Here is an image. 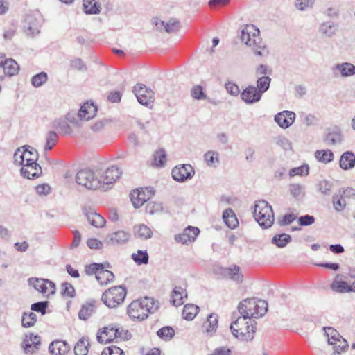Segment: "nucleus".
<instances>
[{
  "instance_id": "obj_1",
  "label": "nucleus",
  "mask_w": 355,
  "mask_h": 355,
  "mask_svg": "<svg viewBox=\"0 0 355 355\" xmlns=\"http://www.w3.org/2000/svg\"><path fill=\"white\" fill-rule=\"evenodd\" d=\"M241 40L255 55L265 56L268 54L267 46L260 37L259 29L254 25L248 24L242 29Z\"/></svg>"
},
{
  "instance_id": "obj_2",
  "label": "nucleus",
  "mask_w": 355,
  "mask_h": 355,
  "mask_svg": "<svg viewBox=\"0 0 355 355\" xmlns=\"http://www.w3.org/2000/svg\"><path fill=\"white\" fill-rule=\"evenodd\" d=\"M159 307V302L152 297H144L135 300L128 307V314L130 318L142 321L150 313H154Z\"/></svg>"
},
{
  "instance_id": "obj_3",
  "label": "nucleus",
  "mask_w": 355,
  "mask_h": 355,
  "mask_svg": "<svg viewBox=\"0 0 355 355\" xmlns=\"http://www.w3.org/2000/svg\"><path fill=\"white\" fill-rule=\"evenodd\" d=\"M232 321L230 325V329L236 338L241 340H250L254 337L255 327L254 320H252L245 315L237 316L234 314L232 317Z\"/></svg>"
},
{
  "instance_id": "obj_4",
  "label": "nucleus",
  "mask_w": 355,
  "mask_h": 355,
  "mask_svg": "<svg viewBox=\"0 0 355 355\" xmlns=\"http://www.w3.org/2000/svg\"><path fill=\"white\" fill-rule=\"evenodd\" d=\"M268 308L266 301L252 297L245 299L239 303L238 312L239 315L247 316L252 320L263 317L267 313Z\"/></svg>"
},
{
  "instance_id": "obj_5",
  "label": "nucleus",
  "mask_w": 355,
  "mask_h": 355,
  "mask_svg": "<svg viewBox=\"0 0 355 355\" xmlns=\"http://www.w3.org/2000/svg\"><path fill=\"white\" fill-rule=\"evenodd\" d=\"M253 215L256 221L263 228L270 227L274 223L275 217L272 208L264 200L255 202Z\"/></svg>"
},
{
  "instance_id": "obj_6",
  "label": "nucleus",
  "mask_w": 355,
  "mask_h": 355,
  "mask_svg": "<svg viewBox=\"0 0 355 355\" xmlns=\"http://www.w3.org/2000/svg\"><path fill=\"white\" fill-rule=\"evenodd\" d=\"M100 174L98 170L82 169L77 173L76 181L78 184L89 189H101Z\"/></svg>"
},
{
  "instance_id": "obj_7",
  "label": "nucleus",
  "mask_w": 355,
  "mask_h": 355,
  "mask_svg": "<svg viewBox=\"0 0 355 355\" xmlns=\"http://www.w3.org/2000/svg\"><path fill=\"white\" fill-rule=\"evenodd\" d=\"M42 21V16L39 12L26 15L23 24L24 33L30 36L37 35L40 33Z\"/></svg>"
},
{
  "instance_id": "obj_8",
  "label": "nucleus",
  "mask_w": 355,
  "mask_h": 355,
  "mask_svg": "<svg viewBox=\"0 0 355 355\" xmlns=\"http://www.w3.org/2000/svg\"><path fill=\"white\" fill-rule=\"evenodd\" d=\"M126 294V290H105L102 301L107 306L115 308L124 301Z\"/></svg>"
},
{
  "instance_id": "obj_9",
  "label": "nucleus",
  "mask_w": 355,
  "mask_h": 355,
  "mask_svg": "<svg viewBox=\"0 0 355 355\" xmlns=\"http://www.w3.org/2000/svg\"><path fill=\"white\" fill-rule=\"evenodd\" d=\"M133 92L138 102L146 107H151L154 101V92L145 85L137 83L133 88Z\"/></svg>"
},
{
  "instance_id": "obj_10",
  "label": "nucleus",
  "mask_w": 355,
  "mask_h": 355,
  "mask_svg": "<svg viewBox=\"0 0 355 355\" xmlns=\"http://www.w3.org/2000/svg\"><path fill=\"white\" fill-rule=\"evenodd\" d=\"M195 175V171L190 164H181L173 168L171 175L174 180L184 182L191 180Z\"/></svg>"
},
{
  "instance_id": "obj_11",
  "label": "nucleus",
  "mask_w": 355,
  "mask_h": 355,
  "mask_svg": "<svg viewBox=\"0 0 355 355\" xmlns=\"http://www.w3.org/2000/svg\"><path fill=\"white\" fill-rule=\"evenodd\" d=\"M98 172L101 173L99 175L101 189H104L105 185L110 184L116 182L121 174L119 168L116 166H112L105 171L98 170Z\"/></svg>"
},
{
  "instance_id": "obj_12",
  "label": "nucleus",
  "mask_w": 355,
  "mask_h": 355,
  "mask_svg": "<svg viewBox=\"0 0 355 355\" xmlns=\"http://www.w3.org/2000/svg\"><path fill=\"white\" fill-rule=\"evenodd\" d=\"M40 345V337L33 334H29L24 339L21 347L26 354L32 355L39 350Z\"/></svg>"
},
{
  "instance_id": "obj_13",
  "label": "nucleus",
  "mask_w": 355,
  "mask_h": 355,
  "mask_svg": "<svg viewBox=\"0 0 355 355\" xmlns=\"http://www.w3.org/2000/svg\"><path fill=\"white\" fill-rule=\"evenodd\" d=\"M153 24L157 31H164L168 33L178 32L181 26L180 22L176 19H171L168 22H165L158 18H154Z\"/></svg>"
},
{
  "instance_id": "obj_14",
  "label": "nucleus",
  "mask_w": 355,
  "mask_h": 355,
  "mask_svg": "<svg viewBox=\"0 0 355 355\" xmlns=\"http://www.w3.org/2000/svg\"><path fill=\"white\" fill-rule=\"evenodd\" d=\"M153 195L151 188H146L145 190L135 189L130 193V199L135 208L141 207L150 196Z\"/></svg>"
},
{
  "instance_id": "obj_15",
  "label": "nucleus",
  "mask_w": 355,
  "mask_h": 355,
  "mask_svg": "<svg viewBox=\"0 0 355 355\" xmlns=\"http://www.w3.org/2000/svg\"><path fill=\"white\" fill-rule=\"evenodd\" d=\"M130 234L124 230H118L109 234L105 238V243L110 245H123L128 242Z\"/></svg>"
},
{
  "instance_id": "obj_16",
  "label": "nucleus",
  "mask_w": 355,
  "mask_h": 355,
  "mask_svg": "<svg viewBox=\"0 0 355 355\" xmlns=\"http://www.w3.org/2000/svg\"><path fill=\"white\" fill-rule=\"evenodd\" d=\"M262 96L254 85H248L241 93V98L246 104L251 105L259 102Z\"/></svg>"
},
{
  "instance_id": "obj_17",
  "label": "nucleus",
  "mask_w": 355,
  "mask_h": 355,
  "mask_svg": "<svg viewBox=\"0 0 355 355\" xmlns=\"http://www.w3.org/2000/svg\"><path fill=\"white\" fill-rule=\"evenodd\" d=\"M200 233V230L198 227L189 226L184 230V231L175 236V240L182 244H187L188 243L193 242L195 241L196 236Z\"/></svg>"
},
{
  "instance_id": "obj_18",
  "label": "nucleus",
  "mask_w": 355,
  "mask_h": 355,
  "mask_svg": "<svg viewBox=\"0 0 355 355\" xmlns=\"http://www.w3.org/2000/svg\"><path fill=\"white\" fill-rule=\"evenodd\" d=\"M275 121L283 129L289 128L295 120V114L291 111L284 110L275 116Z\"/></svg>"
},
{
  "instance_id": "obj_19",
  "label": "nucleus",
  "mask_w": 355,
  "mask_h": 355,
  "mask_svg": "<svg viewBox=\"0 0 355 355\" xmlns=\"http://www.w3.org/2000/svg\"><path fill=\"white\" fill-rule=\"evenodd\" d=\"M116 324H110L104 327L97 334V340L101 343H107L116 339Z\"/></svg>"
},
{
  "instance_id": "obj_20",
  "label": "nucleus",
  "mask_w": 355,
  "mask_h": 355,
  "mask_svg": "<svg viewBox=\"0 0 355 355\" xmlns=\"http://www.w3.org/2000/svg\"><path fill=\"white\" fill-rule=\"evenodd\" d=\"M21 175L27 179H35L42 175V167L37 163L24 164L21 168Z\"/></svg>"
},
{
  "instance_id": "obj_21",
  "label": "nucleus",
  "mask_w": 355,
  "mask_h": 355,
  "mask_svg": "<svg viewBox=\"0 0 355 355\" xmlns=\"http://www.w3.org/2000/svg\"><path fill=\"white\" fill-rule=\"evenodd\" d=\"M96 112L97 107L92 102H87L81 105L78 117L80 120L89 121L95 116Z\"/></svg>"
},
{
  "instance_id": "obj_22",
  "label": "nucleus",
  "mask_w": 355,
  "mask_h": 355,
  "mask_svg": "<svg viewBox=\"0 0 355 355\" xmlns=\"http://www.w3.org/2000/svg\"><path fill=\"white\" fill-rule=\"evenodd\" d=\"M84 211L88 223L92 226L96 228H101L105 225V219L101 214L96 212L93 209H85Z\"/></svg>"
},
{
  "instance_id": "obj_23",
  "label": "nucleus",
  "mask_w": 355,
  "mask_h": 355,
  "mask_svg": "<svg viewBox=\"0 0 355 355\" xmlns=\"http://www.w3.org/2000/svg\"><path fill=\"white\" fill-rule=\"evenodd\" d=\"M69 349V345L62 340H55L49 347V352L54 355H65Z\"/></svg>"
},
{
  "instance_id": "obj_24",
  "label": "nucleus",
  "mask_w": 355,
  "mask_h": 355,
  "mask_svg": "<svg viewBox=\"0 0 355 355\" xmlns=\"http://www.w3.org/2000/svg\"><path fill=\"white\" fill-rule=\"evenodd\" d=\"M332 70L335 75H338L337 72H338L343 77L355 74V66L348 62L337 64L333 67Z\"/></svg>"
},
{
  "instance_id": "obj_25",
  "label": "nucleus",
  "mask_w": 355,
  "mask_h": 355,
  "mask_svg": "<svg viewBox=\"0 0 355 355\" xmlns=\"http://www.w3.org/2000/svg\"><path fill=\"white\" fill-rule=\"evenodd\" d=\"M339 166L343 170H349L355 166V155L351 151L342 154L339 160Z\"/></svg>"
},
{
  "instance_id": "obj_26",
  "label": "nucleus",
  "mask_w": 355,
  "mask_h": 355,
  "mask_svg": "<svg viewBox=\"0 0 355 355\" xmlns=\"http://www.w3.org/2000/svg\"><path fill=\"white\" fill-rule=\"evenodd\" d=\"M133 233L136 238L141 240H147L153 236L152 230L144 224L135 225L133 228Z\"/></svg>"
},
{
  "instance_id": "obj_27",
  "label": "nucleus",
  "mask_w": 355,
  "mask_h": 355,
  "mask_svg": "<svg viewBox=\"0 0 355 355\" xmlns=\"http://www.w3.org/2000/svg\"><path fill=\"white\" fill-rule=\"evenodd\" d=\"M343 140L341 131L338 128H335L327 132L324 138V141L329 146H334L340 144Z\"/></svg>"
},
{
  "instance_id": "obj_28",
  "label": "nucleus",
  "mask_w": 355,
  "mask_h": 355,
  "mask_svg": "<svg viewBox=\"0 0 355 355\" xmlns=\"http://www.w3.org/2000/svg\"><path fill=\"white\" fill-rule=\"evenodd\" d=\"M28 286L33 288H55V284L49 279L42 278H29Z\"/></svg>"
},
{
  "instance_id": "obj_29",
  "label": "nucleus",
  "mask_w": 355,
  "mask_h": 355,
  "mask_svg": "<svg viewBox=\"0 0 355 355\" xmlns=\"http://www.w3.org/2000/svg\"><path fill=\"white\" fill-rule=\"evenodd\" d=\"M96 279L98 281L100 286H107L113 282L114 275L110 270H105L103 267L102 269H100V272H98Z\"/></svg>"
},
{
  "instance_id": "obj_30",
  "label": "nucleus",
  "mask_w": 355,
  "mask_h": 355,
  "mask_svg": "<svg viewBox=\"0 0 355 355\" xmlns=\"http://www.w3.org/2000/svg\"><path fill=\"white\" fill-rule=\"evenodd\" d=\"M3 69L8 76H13L18 73L19 67L17 62L12 58L3 61Z\"/></svg>"
},
{
  "instance_id": "obj_31",
  "label": "nucleus",
  "mask_w": 355,
  "mask_h": 355,
  "mask_svg": "<svg viewBox=\"0 0 355 355\" xmlns=\"http://www.w3.org/2000/svg\"><path fill=\"white\" fill-rule=\"evenodd\" d=\"M336 24L331 21L322 22L318 28L319 33L326 37H333L336 34Z\"/></svg>"
},
{
  "instance_id": "obj_32",
  "label": "nucleus",
  "mask_w": 355,
  "mask_h": 355,
  "mask_svg": "<svg viewBox=\"0 0 355 355\" xmlns=\"http://www.w3.org/2000/svg\"><path fill=\"white\" fill-rule=\"evenodd\" d=\"M218 328V315L215 313H211L208 315L207 320L202 325L205 331L213 334Z\"/></svg>"
},
{
  "instance_id": "obj_33",
  "label": "nucleus",
  "mask_w": 355,
  "mask_h": 355,
  "mask_svg": "<svg viewBox=\"0 0 355 355\" xmlns=\"http://www.w3.org/2000/svg\"><path fill=\"white\" fill-rule=\"evenodd\" d=\"M187 290H173L171 295V303L175 306L182 305L187 298Z\"/></svg>"
},
{
  "instance_id": "obj_34",
  "label": "nucleus",
  "mask_w": 355,
  "mask_h": 355,
  "mask_svg": "<svg viewBox=\"0 0 355 355\" xmlns=\"http://www.w3.org/2000/svg\"><path fill=\"white\" fill-rule=\"evenodd\" d=\"M223 218L225 224L231 229L236 228L239 225V221L236 215L232 209L229 208L224 211Z\"/></svg>"
},
{
  "instance_id": "obj_35",
  "label": "nucleus",
  "mask_w": 355,
  "mask_h": 355,
  "mask_svg": "<svg viewBox=\"0 0 355 355\" xmlns=\"http://www.w3.org/2000/svg\"><path fill=\"white\" fill-rule=\"evenodd\" d=\"M204 159L209 167L216 168L220 163L219 153L216 151L209 150L204 155Z\"/></svg>"
},
{
  "instance_id": "obj_36",
  "label": "nucleus",
  "mask_w": 355,
  "mask_h": 355,
  "mask_svg": "<svg viewBox=\"0 0 355 355\" xmlns=\"http://www.w3.org/2000/svg\"><path fill=\"white\" fill-rule=\"evenodd\" d=\"M23 152L24 155V163L25 164H34L37 162L38 155L33 148L28 146H23Z\"/></svg>"
},
{
  "instance_id": "obj_37",
  "label": "nucleus",
  "mask_w": 355,
  "mask_h": 355,
  "mask_svg": "<svg viewBox=\"0 0 355 355\" xmlns=\"http://www.w3.org/2000/svg\"><path fill=\"white\" fill-rule=\"evenodd\" d=\"M58 135L54 131H49L45 135L44 151L51 150L58 143Z\"/></svg>"
},
{
  "instance_id": "obj_38",
  "label": "nucleus",
  "mask_w": 355,
  "mask_h": 355,
  "mask_svg": "<svg viewBox=\"0 0 355 355\" xmlns=\"http://www.w3.org/2000/svg\"><path fill=\"white\" fill-rule=\"evenodd\" d=\"M291 240V236L289 234L282 233L275 235L272 239V243L276 245L278 248H282L290 243Z\"/></svg>"
},
{
  "instance_id": "obj_39",
  "label": "nucleus",
  "mask_w": 355,
  "mask_h": 355,
  "mask_svg": "<svg viewBox=\"0 0 355 355\" xmlns=\"http://www.w3.org/2000/svg\"><path fill=\"white\" fill-rule=\"evenodd\" d=\"M83 7L87 14H97L101 11V5L95 0H83Z\"/></svg>"
},
{
  "instance_id": "obj_40",
  "label": "nucleus",
  "mask_w": 355,
  "mask_h": 355,
  "mask_svg": "<svg viewBox=\"0 0 355 355\" xmlns=\"http://www.w3.org/2000/svg\"><path fill=\"white\" fill-rule=\"evenodd\" d=\"M315 158L324 164L331 162L334 159V153L330 150H319L315 153Z\"/></svg>"
},
{
  "instance_id": "obj_41",
  "label": "nucleus",
  "mask_w": 355,
  "mask_h": 355,
  "mask_svg": "<svg viewBox=\"0 0 355 355\" xmlns=\"http://www.w3.org/2000/svg\"><path fill=\"white\" fill-rule=\"evenodd\" d=\"M198 306L194 304H186L182 311L183 318L187 320H192L198 312Z\"/></svg>"
},
{
  "instance_id": "obj_42",
  "label": "nucleus",
  "mask_w": 355,
  "mask_h": 355,
  "mask_svg": "<svg viewBox=\"0 0 355 355\" xmlns=\"http://www.w3.org/2000/svg\"><path fill=\"white\" fill-rule=\"evenodd\" d=\"M271 78L268 76H263L257 78V89L259 90V93L263 95L270 87Z\"/></svg>"
},
{
  "instance_id": "obj_43",
  "label": "nucleus",
  "mask_w": 355,
  "mask_h": 355,
  "mask_svg": "<svg viewBox=\"0 0 355 355\" xmlns=\"http://www.w3.org/2000/svg\"><path fill=\"white\" fill-rule=\"evenodd\" d=\"M89 341L87 338H80L74 347L76 355H87L88 353Z\"/></svg>"
},
{
  "instance_id": "obj_44",
  "label": "nucleus",
  "mask_w": 355,
  "mask_h": 355,
  "mask_svg": "<svg viewBox=\"0 0 355 355\" xmlns=\"http://www.w3.org/2000/svg\"><path fill=\"white\" fill-rule=\"evenodd\" d=\"M94 311V304L93 302H89L83 304L79 311L78 317L80 320H87Z\"/></svg>"
},
{
  "instance_id": "obj_45",
  "label": "nucleus",
  "mask_w": 355,
  "mask_h": 355,
  "mask_svg": "<svg viewBox=\"0 0 355 355\" xmlns=\"http://www.w3.org/2000/svg\"><path fill=\"white\" fill-rule=\"evenodd\" d=\"M166 160V151L160 148L157 150L153 155V165L157 167H162Z\"/></svg>"
},
{
  "instance_id": "obj_46",
  "label": "nucleus",
  "mask_w": 355,
  "mask_h": 355,
  "mask_svg": "<svg viewBox=\"0 0 355 355\" xmlns=\"http://www.w3.org/2000/svg\"><path fill=\"white\" fill-rule=\"evenodd\" d=\"M323 330L328 338V343L329 345H334V344H336V340H339V338H342L340 334L333 327H326L323 328Z\"/></svg>"
},
{
  "instance_id": "obj_47",
  "label": "nucleus",
  "mask_w": 355,
  "mask_h": 355,
  "mask_svg": "<svg viewBox=\"0 0 355 355\" xmlns=\"http://www.w3.org/2000/svg\"><path fill=\"white\" fill-rule=\"evenodd\" d=\"M132 259L138 265L147 264L149 256L146 250H137V252L132 254Z\"/></svg>"
},
{
  "instance_id": "obj_48",
  "label": "nucleus",
  "mask_w": 355,
  "mask_h": 355,
  "mask_svg": "<svg viewBox=\"0 0 355 355\" xmlns=\"http://www.w3.org/2000/svg\"><path fill=\"white\" fill-rule=\"evenodd\" d=\"M343 197V195L341 193V190H339L338 193L333 196V205L337 211H343L346 206V202Z\"/></svg>"
},
{
  "instance_id": "obj_49",
  "label": "nucleus",
  "mask_w": 355,
  "mask_h": 355,
  "mask_svg": "<svg viewBox=\"0 0 355 355\" xmlns=\"http://www.w3.org/2000/svg\"><path fill=\"white\" fill-rule=\"evenodd\" d=\"M37 321V315L33 312H24L21 318V324L24 327H33Z\"/></svg>"
},
{
  "instance_id": "obj_50",
  "label": "nucleus",
  "mask_w": 355,
  "mask_h": 355,
  "mask_svg": "<svg viewBox=\"0 0 355 355\" xmlns=\"http://www.w3.org/2000/svg\"><path fill=\"white\" fill-rule=\"evenodd\" d=\"M157 335L164 340H169L174 336L175 331L172 327L166 326L159 329Z\"/></svg>"
},
{
  "instance_id": "obj_51",
  "label": "nucleus",
  "mask_w": 355,
  "mask_h": 355,
  "mask_svg": "<svg viewBox=\"0 0 355 355\" xmlns=\"http://www.w3.org/2000/svg\"><path fill=\"white\" fill-rule=\"evenodd\" d=\"M48 80V76L46 72H40L31 78V84L34 87H40Z\"/></svg>"
},
{
  "instance_id": "obj_52",
  "label": "nucleus",
  "mask_w": 355,
  "mask_h": 355,
  "mask_svg": "<svg viewBox=\"0 0 355 355\" xmlns=\"http://www.w3.org/2000/svg\"><path fill=\"white\" fill-rule=\"evenodd\" d=\"M315 0H295V7L300 11H305L313 7Z\"/></svg>"
},
{
  "instance_id": "obj_53",
  "label": "nucleus",
  "mask_w": 355,
  "mask_h": 355,
  "mask_svg": "<svg viewBox=\"0 0 355 355\" xmlns=\"http://www.w3.org/2000/svg\"><path fill=\"white\" fill-rule=\"evenodd\" d=\"M331 288H353L352 280L350 279L349 282L343 281L341 280V277L337 275L331 284Z\"/></svg>"
},
{
  "instance_id": "obj_54",
  "label": "nucleus",
  "mask_w": 355,
  "mask_h": 355,
  "mask_svg": "<svg viewBox=\"0 0 355 355\" xmlns=\"http://www.w3.org/2000/svg\"><path fill=\"white\" fill-rule=\"evenodd\" d=\"M191 96L196 100H203L207 98V95L203 91L202 86L197 85L192 87L191 90Z\"/></svg>"
},
{
  "instance_id": "obj_55",
  "label": "nucleus",
  "mask_w": 355,
  "mask_h": 355,
  "mask_svg": "<svg viewBox=\"0 0 355 355\" xmlns=\"http://www.w3.org/2000/svg\"><path fill=\"white\" fill-rule=\"evenodd\" d=\"M227 275L230 277V278L235 282H241L243 276L239 272V268L236 266H234L233 268H230L225 269Z\"/></svg>"
},
{
  "instance_id": "obj_56",
  "label": "nucleus",
  "mask_w": 355,
  "mask_h": 355,
  "mask_svg": "<svg viewBox=\"0 0 355 355\" xmlns=\"http://www.w3.org/2000/svg\"><path fill=\"white\" fill-rule=\"evenodd\" d=\"M116 329H117V332H116V340H128L131 338L132 334L131 333L124 328L121 327H119V325L116 324Z\"/></svg>"
},
{
  "instance_id": "obj_57",
  "label": "nucleus",
  "mask_w": 355,
  "mask_h": 355,
  "mask_svg": "<svg viewBox=\"0 0 355 355\" xmlns=\"http://www.w3.org/2000/svg\"><path fill=\"white\" fill-rule=\"evenodd\" d=\"M275 143L277 145L281 146L285 150L292 149V144L290 140L285 136L279 135L275 138Z\"/></svg>"
},
{
  "instance_id": "obj_58",
  "label": "nucleus",
  "mask_w": 355,
  "mask_h": 355,
  "mask_svg": "<svg viewBox=\"0 0 355 355\" xmlns=\"http://www.w3.org/2000/svg\"><path fill=\"white\" fill-rule=\"evenodd\" d=\"M48 305L49 302L47 301L38 302L31 304V309L32 311L41 313L42 315H44Z\"/></svg>"
},
{
  "instance_id": "obj_59",
  "label": "nucleus",
  "mask_w": 355,
  "mask_h": 355,
  "mask_svg": "<svg viewBox=\"0 0 355 355\" xmlns=\"http://www.w3.org/2000/svg\"><path fill=\"white\" fill-rule=\"evenodd\" d=\"M334 353H339L341 355L343 352H345L348 348V343L346 340L343 337L336 340V344H334Z\"/></svg>"
},
{
  "instance_id": "obj_60",
  "label": "nucleus",
  "mask_w": 355,
  "mask_h": 355,
  "mask_svg": "<svg viewBox=\"0 0 355 355\" xmlns=\"http://www.w3.org/2000/svg\"><path fill=\"white\" fill-rule=\"evenodd\" d=\"M101 355H124V352L120 347L112 345L105 347L103 350Z\"/></svg>"
},
{
  "instance_id": "obj_61",
  "label": "nucleus",
  "mask_w": 355,
  "mask_h": 355,
  "mask_svg": "<svg viewBox=\"0 0 355 355\" xmlns=\"http://www.w3.org/2000/svg\"><path fill=\"white\" fill-rule=\"evenodd\" d=\"M103 267V266L102 263H94L85 267V272L89 275H95L96 278L98 272H100V269H102Z\"/></svg>"
},
{
  "instance_id": "obj_62",
  "label": "nucleus",
  "mask_w": 355,
  "mask_h": 355,
  "mask_svg": "<svg viewBox=\"0 0 355 355\" xmlns=\"http://www.w3.org/2000/svg\"><path fill=\"white\" fill-rule=\"evenodd\" d=\"M309 173V166L307 165H302L300 167H296L292 168L290 172L289 175L291 177L295 176V175H306Z\"/></svg>"
},
{
  "instance_id": "obj_63",
  "label": "nucleus",
  "mask_w": 355,
  "mask_h": 355,
  "mask_svg": "<svg viewBox=\"0 0 355 355\" xmlns=\"http://www.w3.org/2000/svg\"><path fill=\"white\" fill-rule=\"evenodd\" d=\"M13 159L16 164L21 165L22 166L25 164L23 146L17 149L14 154Z\"/></svg>"
},
{
  "instance_id": "obj_64",
  "label": "nucleus",
  "mask_w": 355,
  "mask_h": 355,
  "mask_svg": "<svg viewBox=\"0 0 355 355\" xmlns=\"http://www.w3.org/2000/svg\"><path fill=\"white\" fill-rule=\"evenodd\" d=\"M271 73V70L269 69V67L266 64H260L259 65L255 70V76L257 78L261 77L263 76L270 75Z\"/></svg>"
}]
</instances>
